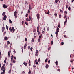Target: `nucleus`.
<instances>
[{
	"mask_svg": "<svg viewBox=\"0 0 74 74\" xmlns=\"http://www.w3.org/2000/svg\"><path fill=\"white\" fill-rule=\"evenodd\" d=\"M68 7H69V6L68 5H66V8H68Z\"/></svg>",
	"mask_w": 74,
	"mask_h": 74,
	"instance_id": "nucleus-63",
	"label": "nucleus"
},
{
	"mask_svg": "<svg viewBox=\"0 0 74 74\" xmlns=\"http://www.w3.org/2000/svg\"><path fill=\"white\" fill-rule=\"evenodd\" d=\"M14 32H15V29H14V30H13V33H14Z\"/></svg>",
	"mask_w": 74,
	"mask_h": 74,
	"instance_id": "nucleus-56",
	"label": "nucleus"
},
{
	"mask_svg": "<svg viewBox=\"0 0 74 74\" xmlns=\"http://www.w3.org/2000/svg\"><path fill=\"white\" fill-rule=\"evenodd\" d=\"M31 18H32V17H31L30 16H29V17L28 20L29 21H31Z\"/></svg>",
	"mask_w": 74,
	"mask_h": 74,
	"instance_id": "nucleus-13",
	"label": "nucleus"
},
{
	"mask_svg": "<svg viewBox=\"0 0 74 74\" xmlns=\"http://www.w3.org/2000/svg\"><path fill=\"white\" fill-rule=\"evenodd\" d=\"M47 31H49V28L48 27L47 29Z\"/></svg>",
	"mask_w": 74,
	"mask_h": 74,
	"instance_id": "nucleus-39",
	"label": "nucleus"
},
{
	"mask_svg": "<svg viewBox=\"0 0 74 74\" xmlns=\"http://www.w3.org/2000/svg\"><path fill=\"white\" fill-rule=\"evenodd\" d=\"M41 37H42V34H41L39 36V38L40 39H41Z\"/></svg>",
	"mask_w": 74,
	"mask_h": 74,
	"instance_id": "nucleus-16",
	"label": "nucleus"
},
{
	"mask_svg": "<svg viewBox=\"0 0 74 74\" xmlns=\"http://www.w3.org/2000/svg\"><path fill=\"white\" fill-rule=\"evenodd\" d=\"M37 32H38V34L39 35L40 34V31H37Z\"/></svg>",
	"mask_w": 74,
	"mask_h": 74,
	"instance_id": "nucleus-22",
	"label": "nucleus"
},
{
	"mask_svg": "<svg viewBox=\"0 0 74 74\" xmlns=\"http://www.w3.org/2000/svg\"><path fill=\"white\" fill-rule=\"evenodd\" d=\"M4 39L6 41H7V40H8V38L7 37V36H5V37H4Z\"/></svg>",
	"mask_w": 74,
	"mask_h": 74,
	"instance_id": "nucleus-10",
	"label": "nucleus"
},
{
	"mask_svg": "<svg viewBox=\"0 0 74 74\" xmlns=\"http://www.w3.org/2000/svg\"><path fill=\"white\" fill-rule=\"evenodd\" d=\"M22 25H23V24H24V21H23L22 22Z\"/></svg>",
	"mask_w": 74,
	"mask_h": 74,
	"instance_id": "nucleus-48",
	"label": "nucleus"
},
{
	"mask_svg": "<svg viewBox=\"0 0 74 74\" xmlns=\"http://www.w3.org/2000/svg\"><path fill=\"white\" fill-rule=\"evenodd\" d=\"M38 42H40V39H38Z\"/></svg>",
	"mask_w": 74,
	"mask_h": 74,
	"instance_id": "nucleus-52",
	"label": "nucleus"
},
{
	"mask_svg": "<svg viewBox=\"0 0 74 74\" xmlns=\"http://www.w3.org/2000/svg\"><path fill=\"white\" fill-rule=\"evenodd\" d=\"M32 50H33V48H32V47H31L30 50H31V51H32Z\"/></svg>",
	"mask_w": 74,
	"mask_h": 74,
	"instance_id": "nucleus-45",
	"label": "nucleus"
},
{
	"mask_svg": "<svg viewBox=\"0 0 74 74\" xmlns=\"http://www.w3.org/2000/svg\"><path fill=\"white\" fill-rule=\"evenodd\" d=\"M60 12H61V13H63V10L60 9Z\"/></svg>",
	"mask_w": 74,
	"mask_h": 74,
	"instance_id": "nucleus-27",
	"label": "nucleus"
},
{
	"mask_svg": "<svg viewBox=\"0 0 74 74\" xmlns=\"http://www.w3.org/2000/svg\"><path fill=\"white\" fill-rule=\"evenodd\" d=\"M35 63H36V64H38V62H37V60L36 59L35 60Z\"/></svg>",
	"mask_w": 74,
	"mask_h": 74,
	"instance_id": "nucleus-15",
	"label": "nucleus"
},
{
	"mask_svg": "<svg viewBox=\"0 0 74 74\" xmlns=\"http://www.w3.org/2000/svg\"><path fill=\"white\" fill-rule=\"evenodd\" d=\"M50 13L49 12V10H48V12L47 13H46V14H49Z\"/></svg>",
	"mask_w": 74,
	"mask_h": 74,
	"instance_id": "nucleus-25",
	"label": "nucleus"
},
{
	"mask_svg": "<svg viewBox=\"0 0 74 74\" xmlns=\"http://www.w3.org/2000/svg\"><path fill=\"white\" fill-rule=\"evenodd\" d=\"M29 18H27L26 19V22H28L29 21Z\"/></svg>",
	"mask_w": 74,
	"mask_h": 74,
	"instance_id": "nucleus-18",
	"label": "nucleus"
},
{
	"mask_svg": "<svg viewBox=\"0 0 74 74\" xmlns=\"http://www.w3.org/2000/svg\"><path fill=\"white\" fill-rule=\"evenodd\" d=\"M3 6L4 8H7V6H6V5L5 4L3 5Z\"/></svg>",
	"mask_w": 74,
	"mask_h": 74,
	"instance_id": "nucleus-3",
	"label": "nucleus"
},
{
	"mask_svg": "<svg viewBox=\"0 0 74 74\" xmlns=\"http://www.w3.org/2000/svg\"><path fill=\"white\" fill-rule=\"evenodd\" d=\"M65 14H67V11H65Z\"/></svg>",
	"mask_w": 74,
	"mask_h": 74,
	"instance_id": "nucleus-60",
	"label": "nucleus"
},
{
	"mask_svg": "<svg viewBox=\"0 0 74 74\" xmlns=\"http://www.w3.org/2000/svg\"><path fill=\"white\" fill-rule=\"evenodd\" d=\"M49 67V65H48V64L46 65L45 67L46 69H48Z\"/></svg>",
	"mask_w": 74,
	"mask_h": 74,
	"instance_id": "nucleus-12",
	"label": "nucleus"
},
{
	"mask_svg": "<svg viewBox=\"0 0 74 74\" xmlns=\"http://www.w3.org/2000/svg\"><path fill=\"white\" fill-rule=\"evenodd\" d=\"M28 74H31V71L30 70H29V71L28 72Z\"/></svg>",
	"mask_w": 74,
	"mask_h": 74,
	"instance_id": "nucleus-31",
	"label": "nucleus"
},
{
	"mask_svg": "<svg viewBox=\"0 0 74 74\" xmlns=\"http://www.w3.org/2000/svg\"><path fill=\"white\" fill-rule=\"evenodd\" d=\"M36 16L38 20H39L40 19V15H39V14H37L36 15Z\"/></svg>",
	"mask_w": 74,
	"mask_h": 74,
	"instance_id": "nucleus-2",
	"label": "nucleus"
},
{
	"mask_svg": "<svg viewBox=\"0 0 74 74\" xmlns=\"http://www.w3.org/2000/svg\"><path fill=\"white\" fill-rule=\"evenodd\" d=\"M22 53H23V47H21Z\"/></svg>",
	"mask_w": 74,
	"mask_h": 74,
	"instance_id": "nucleus-30",
	"label": "nucleus"
},
{
	"mask_svg": "<svg viewBox=\"0 0 74 74\" xmlns=\"http://www.w3.org/2000/svg\"><path fill=\"white\" fill-rule=\"evenodd\" d=\"M40 28V26L38 25L37 27V31H40V29H39Z\"/></svg>",
	"mask_w": 74,
	"mask_h": 74,
	"instance_id": "nucleus-6",
	"label": "nucleus"
},
{
	"mask_svg": "<svg viewBox=\"0 0 74 74\" xmlns=\"http://www.w3.org/2000/svg\"><path fill=\"white\" fill-rule=\"evenodd\" d=\"M5 30V27H3L2 28V32H4V31Z\"/></svg>",
	"mask_w": 74,
	"mask_h": 74,
	"instance_id": "nucleus-5",
	"label": "nucleus"
},
{
	"mask_svg": "<svg viewBox=\"0 0 74 74\" xmlns=\"http://www.w3.org/2000/svg\"><path fill=\"white\" fill-rule=\"evenodd\" d=\"M57 32V31H56V34H58V32Z\"/></svg>",
	"mask_w": 74,
	"mask_h": 74,
	"instance_id": "nucleus-49",
	"label": "nucleus"
},
{
	"mask_svg": "<svg viewBox=\"0 0 74 74\" xmlns=\"http://www.w3.org/2000/svg\"><path fill=\"white\" fill-rule=\"evenodd\" d=\"M53 41H52L51 42V45H52L53 44Z\"/></svg>",
	"mask_w": 74,
	"mask_h": 74,
	"instance_id": "nucleus-41",
	"label": "nucleus"
},
{
	"mask_svg": "<svg viewBox=\"0 0 74 74\" xmlns=\"http://www.w3.org/2000/svg\"><path fill=\"white\" fill-rule=\"evenodd\" d=\"M10 44V42L9 41H8L7 42V45H8V44Z\"/></svg>",
	"mask_w": 74,
	"mask_h": 74,
	"instance_id": "nucleus-23",
	"label": "nucleus"
},
{
	"mask_svg": "<svg viewBox=\"0 0 74 74\" xmlns=\"http://www.w3.org/2000/svg\"><path fill=\"white\" fill-rule=\"evenodd\" d=\"M28 13H29H29H30V9H29L28 10Z\"/></svg>",
	"mask_w": 74,
	"mask_h": 74,
	"instance_id": "nucleus-38",
	"label": "nucleus"
},
{
	"mask_svg": "<svg viewBox=\"0 0 74 74\" xmlns=\"http://www.w3.org/2000/svg\"><path fill=\"white\" fill-rule=\"evenodd\" d=\"M30 62H31L30 60H29V63H30Z\"/></svg>",
	"mask_w": 74,
	"mask_h": 74,
	"instance_id": "nucleus-64",
	"label": "nucleus"
},
{
	"mask_svg": "<svg viewBox=\"0 0 74 74\" xmlns=\"http://www.w3.org/2000/svg\"><path fill=\"white\" fill-rule=\"evenodd\" d=\"M58 61H56V66H58Z\"/></svg>",
	"mask_w": 74,
	"mask_h": 74,
	"instance_id": "nucleus-35",
	"label": "nucleus"
},
{
	"mask_svg": "<svg viewBox=\"0 0 74 74\" xmlns=\"http://www.w3.org/2000/svg\"><path fill=\"white\" fill-rule=\"evenodd\" d=\"M7 57L5 58V60L6 61H7Z\"/></svg>",
	"mask_w": 74,
	"mask_h": 74,
	"instance_id": "nucleus-54",
	"label": "nucleus"
},
{
	"mask_svg": "<svg viewBox=\"0 0 74 74\" xmlns=\"http://www.w3.org/2000/svg\"><path fill=\"white\" fill-rule=\"evenodd\" d=\"M5 70H4L3 71V72L1 73V74H4L5 73Z\"/></svg>",
	"mask_w": 74,
	"mask_h": 74,
	"instance_id": "nucleus-7",
	"label": "nucleus"
},
{
	"mask_svg": "<svg viewBox=\"0 0 74 74\" xmlns=\"http://www.w3.org/2000/svg\"><path fill=\"white\" fill-rule=\"evenodd\" d=\"M6 28L7 30H8V26H7V25H6Z\"/></svg>",
	"mask_w": 74,
	"mask_h": 74,
	"instance_id": "nucleus-26",
	"label": "nucleus"
},
{
	"mask_svg": "<svg viewBox=\"0 0 74 74\" xmlns=\"http://www.w3.org/2000/svg\"><path fill=\"white\" fill-rule=\"evenodd\" d=\"M54 15L55 16H57V14L55 13Z\"/></svg>",
	"mask_w": 74,
	"mask_h": 74,
	"instance_id": "nucleus-53",
	"label": "nucleus"
},
{
	"mask_svg": "<svg viewBox=\"0 0 74 74\" xmlns=\"http://www.w3.org/2000/svg\"><path fill=\"white\" fill-rule=\"evenodd\" d=\"M55 3H58V1H57V0H55Z\"/></svg>",
	"mask_w": 74,
	"mask_h": 74,
	"instance_id": "nucleus-46",
	"label": "nucleus"
},
{
	"mask_svg": "<svg viewBox=\"0 0 74 74\" xmlns=\"http://www.w3.org/2000/svg\"><path fill=\"white\" fill-rule=\"evenodd\" d=\"M28 49H30V46H29L28 47Z\"/></svg>",
	"mask_w": 74,
	"mask_h": 74,
	"instance_id": "nucleus-57",
	"label": "nucleus"
},
{
	"mask_svg": "<svg viewBox=\"0 0 74 74\" xmlns=\"http://www.w3.org/2000/svg\"><path fill=\"white\" fill-rule=\"evenodd\" d=\"M27 38H25V41H27Z\"/></svg>",
	"mask_w": 74,
	"mask_h": 74,
	"instance_id": "nucleus-28",
	"label": "nucleus"
},
{
	"mask_svg": "<svg viewBox=\"0 0 74 74\" xmlns=\"http://www.w3.org/2000/svg\"><path fill=\"white\" fill-rule=\"evenodd\" d=\"M25 23L26 25H27L28 24H29V23H27V22H26Z\"/></svg>",
	"mask_w": 74,
	"mask_h": 74,
	"instance_id": "nucleus-36",
	"label": "nucleus"
},
{
	"mask_svg": "<svg viewBox=\"0 0 74 74\" xmlns=\"http://www.w3.org/2000/svg\"><path fill=\"white\" fill-rule=\"evenodd\" d=\"M68 10H69V11H70V10H71V8H70V7H69L68 8Z\"/></svg>",
	"mask_w": 74,
	"mask_h": 74,
	"instance_id": "nucleus-42",
	"label": "nucleus"
},
{
	"mask_svg": "<svg viewBox=\"0 0 74 74\" xmlns=\"http://www.w3.org/2000/svg\"><path fill=\"white\" fill-rule=\"evenodd\" d=\"M8 53H11V50H9V52H8Z\"/></svg>",
	"mask_w": 74,
	"mask_h": 74,
	"instance_id": "nucleus-50",
	"label": "nucleus"
},
{
	"mask_svg": "<svg viewBox=\"0 0 74 74\" xmlns=\"http://www.w3.org/2000/svg\"><path fill=\"white\" fill-rule=\"evenodd\" d=\"M29 8L30 9V10H31L32 9V8H31V6L30 5H29Z\"/></svg>",
	"mask_w": 74,
	"mask_h": 74,
	"instance_id": "nucleus-21",
	"label": "nucleus"
},
{
	"mask_svg": "<svg viewBox=\"0 0 74 74\" xmlns=\"http://www.w3.org/2000/svg\"><path fill=\"white\" fill-rule=\"evenodd\" d=\"M32 42H34V39H32Z\"/></svg>",
	"mask_w": 74,
	"mask_h": 74,
	"instance_id": "nucleus-40",
	"label": "nucleus"
},
{
	"mask_svg": "<svg viewBox=\"0 0 74 74\" xmlns=\"http://www.w3.org/2000/svg\"><path fill=\"white\" fill-rule=\"evenodd\" d=\"M2 15L3 16L5 15V12H3V13L2 14Z\"/></svg>",
	"mask_w": 74,
	"mask_h": 74,
	"instance_id": "nucleus-8",
	"label": "nucleus"
},
{
	"mask_svg": "<svg viewBox=\"0 0 74 74\" xmlns=\"http://www.w3.org/2000/svg\"><path fill=\"white\" fill-rule=\"evenodd\" d=\"M11 57V58H14V55H12Z\"/></svg>",
	"mask_w": 74,
	"mask_h": 74,
	"instance_id": "nucleus-59",
	"label": "nucleus"
},
{
	"mask_svg": "<svg viewBox=\"0 0 74 74\" xmlns=\"http://www.w3.org/2000/svg\"><path fill=\"white\" fill-rule=\"evenodd\" d=\"M16 14H17V12L16 11L14 12V15L15 18H17V16L16 15Z\"/></svg>",
	"mask_w": 74,
	"mask_h": 74,
	"instance_id": "nucleus-1",
	"label": "nucleus"
},
{
	"mask_svg": "<svg viewBox=\"0 0 74 74\" xmlns=\"http://www.w3.org/2000/svg\"><path fill=\"white\" fill-rule=\"evenodd\" d=\"M56 32H59V28L58 27H57V28Z\"/></svg>",
	"mask_w": 74,
	"mask_h": 74,
	"instance_id": "nucleus-20",
	"label": "nucleus"
},
{
	"mask_svg": "<svg viewBox=\"0 0 74 74\" xmlns=\"http://www.w3.org/2000/svg\"><path fill=\"white\" fill-rule=\"evenodd\" d=\"M4 66H5V64H3L2 66V68L1 69V70L3 71V69H4Z\"/></svg>",
	"mask_w": 74,
	"mask_h": 74,
	"instance_id": "nucleus-11",
	"label": "nucleus"
},
{
	"mask_svg": "<svg viewBox=\"0 0 74 74\" xmlns=\"http://www.w3.org/2000/svg\"><path fill=\"white\" fill-rule=\"evenodd\" d=\"M61 44L62 45H63V44H64V43L63 42H62L61 43Z\"/></svg>",
	"mask_w": 74,
	"mask_h": 74,
	"instance_id": "nucleus-47",
	"label": "nucleus"
},
{
	"mask_svg": "<svg viewBox=\"0 0 74 74\" xmlns=\"http://www.w3.org/2000/svg\"><path fill=\"white\" fill-rule=\"evenodd\" d=\"M9 23H12V21H11V19H9Z\"/></svg>",
	"mask_w": 74,
	"mask_h": 74,
	"instance_id": "nucleus-24",
	"label": "nucleus"
},
{
	"mask_svg": "<svg viewBox=\"0 0 74 74\" xmlns=\"http://www.w3.org/2000/svg\"><path fill=\"white\" fill-rule=\"evenodd\" d=\"M51 49V47H49L48 48V51H49L50 50V49Z\"/></svg>",
	"mask_w": 74,
	"mask_h": 74,
	"instance_id": "nucleus-61",
	"label": "nucleus"
},
{
	"mask_svg": "<svg viewBox=\"0 0 74 74\" xmlns=\"http://www.w3.org/2000/svg\"><path fill=\"white\" fill-rule=\"evenodd\" d=\"M36 30L35 29H34L33 30V32H36Z\"/></svg>",
	"mask_w": 74,
	"mask_h": 74,
	"instance_id": "nucleus-34",
	"label": "nucleus"
},
{
	"mask_svg": "<svg viewBox=\"0 0 74 74\" xmlns=\"http://www.w3.org/2000/svg\"><path fill=\"white\" fill-rule=\"evenodd\" d=\"M45 33V32L44 31L42 32V34H44V33Z\"/></svg>",
	"mask_w": 74,
	"mask_h": 74,
	"instance_id": "nucleus-44",
	"label": "nucleus"
},
{
	"mask_svg": "<svg viewBox=\"0 0 74 74\" xmlns=\"http://www.w3.org/2000/svg\"><path fill=\"white\" fill-rule=\"evenodd\" d=\"M23 64L24 65H25L26 66H27V64L26 62H24L23 63Z\"/></svg>",
	"mask_w": 74,
	"mask_h": 74,
	"instance_id": "nucleus-9",
	"label": "nucleus"
},
{
	"mask_svg": "<svg viewBox=\"0 0 74 74\" xmlns=\"http://www.w3.org/2000/svg\"><path fill=\"white\" fill-rule=\"evenodd\" d=\"M8 55L9 58H10V53H8Z\"/></svg>",
	"mask_w": 74,
	"mask_h": 74,
	"instance_id": "nucleus-19",
	"label": "nucleus"
},
{
	"mask_svg": "<svg viewBox=\"0 0 74 74\" xmlns=\"http://www.w3.org/2000/svg\"><path fill=\"white\" fill-rule=\"evenodd\" d=\"M36 53H38V51L36 50Z\"/></svg>",
	"mask_w": 74,
	"mask_h": 74,
	"instance_id": "nucleus-43",
	"label": "nucleus"
},
{
	"mask_svg": "<svg viewBox=\"0 0 74 74\" xmlns=\"http://www.w3.org/2000/svg\"><path fill=\"white\" fill-rule=\"evenodd\" d=\"M48 60V58H47L45 59V62L46 63H47V62Z\"/></svg>",
	"mask_w": 74,
	"mask_h": 74,
	"instance_id": "nucleus-17",
	"label": "nucleus"
},
{
	"mask_svg": "<svg viewBox=\"0 0 74 74\" xmlns=\"http://www.w3.org/2000/svg\"><path fill=\"white\" fill-rule=\"evenodd\" d=\"M25 71H23L22 72V74H25Z\"/></svg>",
	"mask_w": 74,
	"mask_h": 74,
	"instance_id": "nucleus-51",
	"label": "nucleus"
},
{
	"mask_svg": "<svg viewBox=\"0 0 74 74\" xmlns=\"http://www.w3.org/2000/svg\"><path fill=\"white\" fill-rule=\"evenodd\" d=\"M58 27H59V28H60V24H59L58 25Z\"/></svg>",
	"mask_w": 74,
	"mask_h": 74,
	"instance_id": "nucleus-32",
	"label": "nucleus"
},
{
	"mask_svg": "<svg viewBox=\"0 0 74 74\" xmlns=\"http://www.w3.org/2000/svg\"><path fill=\"white\" fill-rule=\"evenodd\" d=\"M14 29V27H12V29H11V32H12Z\"/></svg>",
	"mask_w": 74,
	"mask_h": 74,
	"instance_id": "nucleus-14",
	"label": "nucleus"
},
{
	"mask_svg": "<svg viewBox=\"0 0 74 74\" xmlns=\"http://www.w3.org/2000/svg\"><path fill=\"white\" fill-rule=\"evenodd\" d=\"M13 63H16V61H15L14 60H13Z\"/></svg>",
	"mask_w": 74,
	"mask_h": 74,
	"instance_id": "nucleus-58",
	"label": "nucleus"
},
{
	"mask_svg": "<svg viewBox=\"0 0 74 74\" xmlns=\"http://www.w3.org/2000/svg\"><path fill=\"white\" fill-rule=\"evenodd\" d=\"M6 19H7V16L5 15L3 18V20H6Z\"/></svg>",
	"mask_w": 74,
	"mask_h": 74,
	"instance_id": "nucleus-4",
	"label": "nucleus"
},
{
	"mask_svg": "<svg viewBox=\"0 0 74 74\" xmlns=\"http://www.w3.org/2000/svg\"><path fill=\"white\" fill-rule=\"evenodd\" d=\"M11 28H12L11 27H10L9 28V30H10V31H11Z\"/></svg>",
	"mask_w": 74,
	"mask_h": 74,
	"instance_id": "nucleus-33",
	"label": "nucleus"
},
{
	"mask_svg": "<svg viewBox=\"0 0 74 74\" xmlns=\"http://www.w3.org/2000/svg\"><path fill=\"white\" fill-rule=\"evenodd\" d=\"M59 18H61V17H62V15L60 14L59 15Z\"/></svg>",
	"mask_w": 74,
	"mask_h": 74,
	"instance_id": "nucleus-29",
	"label": "nucleus"
},
{
	"mask_svg": "<svg viewBox=\"0 0 74 74\" xmlns=\"http://www.w3.org/2000/svg\"><path fill=\"white\" fill-rule=\"evenodd\" d=\"M24 48L25 49H26V46H24Z\"/></svg>",
	"mask_w": 74,
	"mask_h": 74,
	"instance_id": "nucleus-55",
	"label": "nucleus"
},
{
	"mask_svg": "<svg viewBox=\"0 0 74 74\" xmlns=\"http://www.w3.org/2000/svg\"><path fill=\"white\" fill-rule=\"evenodd\" d=\"M38 62H40V58H39L38 59Z\"/></svg>",
	"mask_w": 74,
	"mask_h": 74,
	"instance_id": "nucleus-62",
	"label": "nucleus"
},
{
	"mask_svg": "<svg viewBox=\"0 0 74 74\" xmlns=\"http://www.w3.org/2000/svg\"><path fill=\"white\" fill-rule=\"evenodd\" d=\"M25 15H26L25 17L26 18L27 16H28V14L27 13Z\"/></svg>",
	"mask_w": 74,
	"mask_h": 74,
	"instance_id": "nucleus-37",
	"label": "nucleus"
}]
</instances>
